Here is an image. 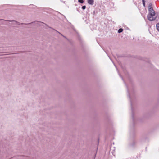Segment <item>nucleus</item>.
<instances>
[{"label": "nucleus", "mask_w": 159, "mask_h": 159, "mask_svg": "<svg viewBox=\"0 0 159 159\" xmlns=\"http://www.w3.org/2000/svg\"><path fill=\"white\" fill-rule=\"evenodd\" d=\"M149 14L155 15V13L152 7V4H150L148 6Z\"/></svg>", "instance_id": "1"}, {"label": "nucleus", "mask_w": 159, "mask_h": 159, "mask_svg": "<svg viewBox=\"0 0 159 159\" xmlns=\"http://www.w3.org/2000/svg\"><path fill=\"white\" fill-rule=\"evenodd\" d=\"M155 15L148 14L147 16L148 19L150 21H152L154 20V17Z\"/></svg>", "instance_id": "2"}, {"label": "nucleus", "mask_w": 159, "mask_h": 159, "mask_svg": "<svg viewBox=\"0 0 159 159\" xmlns=\"http://www.w3.org/2000/svg\"><path fill=\"white\" fill-rule=\"evenodd\" d=\"M88 3L91 5H93L94 4V0H88Z\"/></svg>", "instance_id": "3"}, {"label": "nucleus", "mask_w": 159, "mask_h": 159, "mask_svg": "<svg viewBox=\"0 0 159 159\" xmlns=\"http://www.w3.org/2000/svg\"><path fill=\"white\" fill-rule=\"evenodd\" d=\"M156 27L157 30L159 32V23L157 24Z\"/></svg>", "instance_id": "4"}, {"label": "nucleus", "mask_w": 159, "mask_h": 159, "mask_svg": "<svg viewBox=\"0 0 159 159\" xmlns=\"http://www.w3.org/2000/svg\"><path fill=\"white\" fill-rule=\"evenodd\" d=\"M123 31V30L122 29H120L118 30V32L119 33H121Z\"/></svg>", "instance_id": "5"}, {"label": "nucleus", "mask_w": 159, "mask_h": 159, "mask_svg": "<svg viewBox=\"0 0 159 159\" xmlns=\"http://www.w3.org/2000/svg\"><path fill=\"white\" fill-rule=\"evenodd\" d=\"M78 2L81 3H83L84 2L83 0H78Z\"/></svg>", "instance_id": "6"}, {"label": "nucleus", "mask_w": 159, "mask_h": 159, "mask_svg": "<svg viewBox=\"0 0 159 159\" xmlns=\"http://www.w3.org/2000/svg\"><path fill=\"white\" fill-rule=\"evenodd\" d=\"M142 1H143V6L144 7H145V2L144 1V0H142Z\"/></svg>", "instance_id": "7"}, {"label": "nucleus", "mask_w": 159, "mask_h": 159, "mask_svg": "<svg viewBox=\"0 0 159 159\" xmlns=\"http://www.w3.org/2000/svg\"><path fill=\"white\" fill-rule=\"evenodd\" d=\"M82 9L83 10L85 9V8H86V6H82Z\"/></svg>", "instance_id": "8"}]
</instances>
